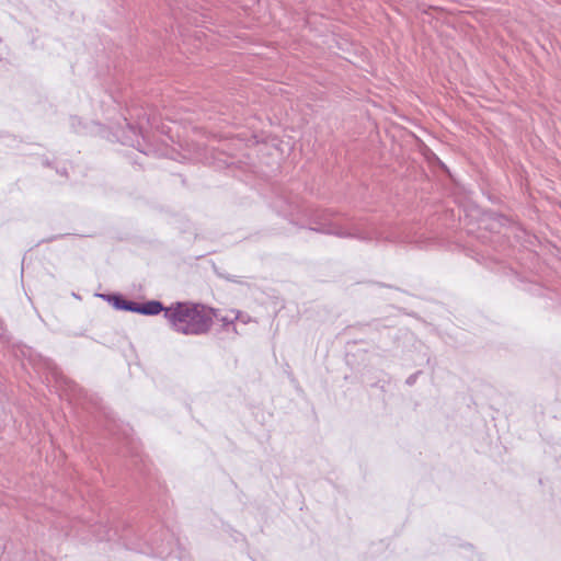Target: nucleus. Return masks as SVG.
I'll list each match as a JSON object with an SVG mask.
<instances>
[{"label":"nucleus","instance_id":"7","mask_svg":"<svg viewBox=\"0 0 561 561\" xmlns=\"http://www.w3.org/2000/svg\"><path fill=\"white\" fill-rule=\"evenodd\" d=\"M420 374H421V371H416V373H414V374L410 375V376L407 378L405 383H407L408 386H413V385L416 382V379H417V377H419V375H420Z\"/></svg>","mask_w":561,"mask_h":561},{"label":"nucleus","instance_id":"9","mask_svg":"<svg viewBox=\"0 0 561 561\" xmlns=\"http://www.w3.org/2000/svg\"><path fill=\"white\" fill-rule=\"evenodd\" d=\"M275 207H276L277 211H278L282 216H284V217H288V216H291V215H293V211H291V210L287 211V210H285V209L280 208L278 205H276Z\"/></svg>","mask_w":561,"mask_h":561},{"label":"nucleus","instance_id":"3","mask_svg":"<svg viewBox=\"0 0 561 561\" xmlns=\"http://www.w3.org/2000/svg\"><path fill=\"white\" fill-rule=\"evenodd\" d=\"M167 308L168 307H164L159 300H148L142 304L135 301L134 312L144 316H157L163 312V316L165 317Z\"/></svg>","mask_w":561,"mask_h":561},{"label":"nucleus","instance_id":"8","mask_svg":"<svg viewBox=\"0 0 561 561\" xmlns=\"http://www.w3.org/2000/svg\"><path fill=\"white\" fill-rule=\"evenodd\" d=\"M154 552L159 557H164V556L171 554V552H165L159 545L156 546Z\"/></svg>","mask_w":561,"mask_h":561},{"label":"nucleus","instance_id":"2","mask_svg":"<svg viewBox=\"0 0 561 561\" xmlns=\"http://www.w3.org/2000/svg\"><path fill=\"white\" fill-rule=\"evenodd\" d=\"M329 213L322 211L314 218V227L310 230L332 234L339 238H352L359 241L370 242L378 241L380 233L378 229L368 221H348L342 224L337 220L329 219Z\"/></svg>","mask_w":561,"mask_h":561},{"label":"nucleus","instance_id":"5","mask_svg":"<svg viewBox=\"0 0 561 561\" xmlns=\"http://www.w3.org/2000/svg\"><path fill=\"white\" fill-rule=\"evenodd\" d=\"M98 540H112V529L107 528L106 525H100L93 530Z\"/></svg>","mask_w":561,"mask_h":561},{"label":"nucleus","instance_id":"10","mask_svg":"<svg viewBox=\"0 0 561 561\" xmlns=\"http://www.w3.org/2000/svg\"><path fill=\"white\" fill-rule=\"evenodd\" d=\"M98 296L101 297L103 300L107 301L111 305V297L110 296H112V294H100Z\"/></svg>","mask_w":561,"mask_h":561},{"label":"nucleus","instance_id":"1","mask_svg":"<svg viewBox=\"0 0 561 561\" xmlns=\"http://www.w3.org/2000/svg\"><path fill=\"white\" fill-rule=\"evenodd\" d=\"M165 319L171 329L185 335L207 333L213 324L210 310L193 302H175L165 310Z\"/></svg>","mask_w":561,"mask_h":561},{"label":"nucleus","instance_id":"11","mask_svg":"<svg viewBox=\"0 0 561 561\" xmlns=\"http://www.w3.org/2000/svg\"><path fill=\"white\" fill-rule=\"evenodd\" d=\"M227 279L230 280V282H233V283H239L236 278L230 277V276H228Z\"/></svg>","mask_w":561,"mask_h":561},{"label":"nucleus","instance_id":"6","mask_svg":"<svg viewBox=\"0 0 561 561\" xmlns=\"http://www.w3.org/2000/svg\"><path fill=\"white\" fill-rule=\"evenodd\" d=\"M69 122H70V126L73 129V131H76L78 134L83 133V130L85 129V126L83 125L81 118L78 116H71L69 118Z\"/></svg>","mask_w":561,"mask_h":561},{"label":"nucleus","instance_id":"4","mask_svg":"<svg viewBox=\"0 0 561 561\" xmlns=\"http://www.w3.org/2000/svg\"><path fill=\"white\" fill-rule=\"evenodd\" d=\"M111 306L116 310L134 312V300L126 299L122 294H112Z\"/></svg>","mask_w":561,"mask_h":561}]
</instances>
